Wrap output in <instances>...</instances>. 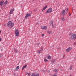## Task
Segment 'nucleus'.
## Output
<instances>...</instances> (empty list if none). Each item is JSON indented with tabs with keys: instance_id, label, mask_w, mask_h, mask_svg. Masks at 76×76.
Wrapping results in <instances>:
<instances>
[{
	"instance_id": "nucleus-45",
	"label": "nucleus",
	"mask_w": 76,
	"mask_h": 76,
	"mask_svg": "<svg viewBox=\"0 0 76 76\" xmlns=\"http://www.w3.org/2000/svg\"><path fill=\"white\" fill-rule=\"evenodd\" d=\"M42 71H43V70H42Z\"/></svg>"
},
{
	"instance_id": "nucleus-15",
	"label": "nucleus",
	"mask_w": 76,
	"mask_h": 76,
	"mask_svg": "<svg viewBox=\"0 0 76 76\" xmlns=\"http://www.w3.org/2000/svg\"><path fill=\"white\" fill-rule=\"evenodd\" d=\"M61 20L62 21H65L66 20V19H65L63 17L61 18Z\"/></svg>"
},
{
	"instance_id": "nucleus-44",
	"label": "nucleus",
	"mask_w": 76,
	"mask_h": 76,
	"mask_svg": "<svg viewBox=\"0 0 76 76\" xmlns=\"http://www.w3.org/2000/svg\"><path fill=\"white\" fill-rule=\"evenodd\" d=\"M33 1H34V0H32Z\"/></svg>"
},
{
	"instance_id": "nucleus-23",
	"label": "nucleus",
	"mask_w": 76,
	"mask_h": 76,
	"mask_svg": "<svg viewBox=\"0 0 76 76\" xmlns=\"http://www.w3.org/2000/svg\"><path fill=\"white\" fill-rule=\"evenodd\" d=\"M44 61L45 62H46V61H48V60H47V59L45 58V59H44Z\"/></svg>"
},
{
	"instance_id": "nucleus-4",
	"label": "nucleus",
	"mask_w": 76,
	"mask_h": 76,
	"mask_svg": "<svg viewBox=\"0 0 76 76\" xmlns=\"http://www.w3.org/2000/svg\"><path fill=\"white\" fill-rule=\"evenodd\" d=\"M71 38L72 39H76V35L75 34H73L72 35Z\"/></svg>"
},
{
	"instance_id": "nucleus-5",
	"label": "nucleus",
	"mask_w": 76,
	"mask_h": 76,
	"mask_svg": "<svg viewBox=\"0 0 76 76\" xmlns=\"http://www.w3.org/2000/svg\"><path fill=\"white\" fill-rule=\"evenodd\" d=\"M72 50V48L69 47L66 49V51L67 53H69V52L70 51V50Z\"/></svg>"
},
{
	"instance_id": "nucleus-14",
	"label": "nucleus",
	"mask_w": 76,
	"mask_h": 76,
	"mask_svg": "<svg viewBox=\"0 0 76 76\" xmlns=\"http://www.w3.org/2000/svg\"><path fill=\"white\" fill-rule=\"evenodd\" d=\"M42 51V48H41V49L40 50H38L37 52L38 53H41V52Z\"/></svg>"
},
{
	"instance_id": "nucleus-20",
	"label": "nucleus",
	"mask_w": 76,
	"mask_h": 76,
	"mask_svg": "<svg viewBox=\"0 0 76 76\" xmlns=\"http://www.w3.org/2000/svg\"><path fill=\"white\" fill-rule=\"evenodd\" d=\"M54 72H58V70L57 69H54L53 70Z\"/></svg>"
},
{
	"instance_id": "nucleus-3",
	"label": "nucleus",
	"mask_w": 76,
	"mask_h": 76,
	"mask_svg": "<svg viewBox=\"0 0 76 76\" xmlns=\"http://www.w3.org/2000/svg\"><path fill=\"white\" fill-rule=\"evenodd\" d=\"M15 32L16 37H18L19 36V30L18 29H16Z\"/></svg>"
},
{
	"instance_id": "nucleus-22",
	"label": "nucleus",
	"mask_w": 76,
	"mask_h": 76,
	"mask_svg": "<svg viewBox=\"0 0 76 76\" xmlns=\"http://www.w3.org/2000/svg\"><path fill=\"white\" fill-rule=\"evenodd\" d=\"M55 61H56V60H53L52 61V63H54V62H55Z\"/></svg>"
},
{
	"instance_id": "nucleus-30",
	"label": "nucleus",
	"mask_w": 76,
	"mask_h": 76,
	"mask_svg": "<svg viewBox=\"0 0 76 76\" xmlns=\"http://www.w3.org/2000/svg\"><path fill=\"white\" fill-rule=\"evenodd\" d=\"M65 11H68V9L66 8L65 9Z\"/></svg>"
},
{
	"instance_id": "nucleus-28",
	"label": "nucleus",
	"mask_w": 76,
	"mask_h": 76,
	"mask_svg": "<svg viewBox=\"0 0 76 76\" xmlns=\"http://www.w3.org/2000/svg\"><path fill=\"white\" fill-rule=\"evenodd\" d=\"M3 56V55L2 54H1L0 55V57H2Z\"/></svg>"
},
{
	"instance_id": "nucleus-38",
	"label": "nucleus",
	"mask_w": 76,
	"mask_h": 76,
	"mask_svg": "<svg viewBox=\"0 0 76 76\" xmlns=\"http://www.w3.org/2000/svg\"><path fill=\"white\" fill-rule=\"evenodd\" d=\"M25 74H26V75H28V73L27 72H26Z\"/></svg>"
},
{
	"instance_id": "nucleus-17",
	"label": "nucleus",
	"mask_w": 76,
	"mask_h": 76,
	"mask_svg": "<svg viewBox=\"0 0 76 76\" xmlns=\"http://www.w3.org/2000/svg\"><path fill=\"white\" fill-rule=\"evenodd\" d=\"M47 32L48 34H51V33L52 32L51 31H47Z\"/></svg>"
},
{
	"instance_id": "nucleus-26",
	"label": "nucleus",
	"mask_w": 76,
	"mask_h": 76,
	"mask_svg": "<svg viewBox=\"0 0 76 76\" xmlns=\"http://www.w3.org/2000/svg\"><path fill=\"white\" fill-rule=\"evenodd\" d=\"M7 1H6L4 3V4H7Z\"/></svg>"
},
{
	"instance_id": "nucleus-11",
	"label": "nucleus",
	"mask_w": 76,
	"mask_h": 76,
	"mask_svg": "<svg viewBox=\"0 0 76 76\" xmlns=\"http://www.w3.org/2000/svg\"><path fill=\"white\" fill-rule=\"evenodd\" d=\"M50 24L52 26V27L54 28V27L53 26V21H51L50 22Z\"/></svg>"
},
{
	"instance_id": "nucleus-24",
	"label": "nucleus",
	"mask_w": 76,
	"mask_h": 76,
	"mask_svg": "<svg viewBox=\"0 0 76 76\" xmlns=\"http://www.w3.org/2000/svg\"><path fill=\"white\" fill-rule=\"evenodd\" d=\"M69 69H70V70H72V65L70 66V67L69 68Z\"/></svg>"
},
{
	"instance_id": "nucleus-25",
	"label": "nucleus",
	"mask_w": 76,
	"mask_h": 76,
	"mask_svg": "<svg viewBox=\"0 0 76 76\" xmlns=\"http://www.w3.org/2000/svg\"><path fill=\"white\" fill-rule=\"evenodd\" d=\"M35 74L34 73L32 74L31 75V76H35Z\"/></svg>"
},
{
	"instance_id": "nucleus-29",
	"label": "nucleus",
	"mask_w": 76,
	"mask_h": 76,
	"mask_svg": "<svg viewBox=\"0 0 76 76\" xmlns=\"http://www.w3.org/2000/svg\"><path fill=\"white\" fill-rule=\"evenodd\" d=\"M60 49H61V48L60 47L58 48V50H60Z\"/></svg>"
},
{
	"instance_id": "nucleus-10",
	"label": "nucleus",
	"mask_w": 76,
	"mask_h": 76,
	"mask_svg": "<svg viewBox=\"0 0 76 76\" xmlns=\"http://www.w3.org/2000/svg\"><path fill=\"white\" fill-rule=\"evenodd\" d=\"M14 10H15V9H13L12 10H11L10 13V14H12V12H13V11H14Z\"/></svg>"
},
{
	"instance_id": "nucleus-35",
	"label": "nucleus",
	"mask_w": 76,
	"mask_h": 76,
	"mask_svg": "<svg viewBox=\"0 0 76 76\" xmlns=\"http://www.w3.org/2000/svg\"><path fill=\"white\" fill-rule=\"evenodd\" d=\"M47 72H48V73H50V71L48 70L47 71Z\"/></svg>"
},
{
	"instance_id": "nucleus-39",
	"label": "nucleus",
	"mask_w": 76,
	"mask_h": 76,
	"mask_svg": "<svg viewBox=\"0 0 76 76\" xmlns=\"http://www.w3.org/2000/svg\"><path fill=\"white\" fill-rule=\"evenodd\" d=\"M72 33H71L69 34V35H72Z\"/></svg>"
},
{
	"instance_id": "nucleus-40",
	"label": "nucleus",
	"mask_w": 76,
	"mask_h": 76,
	"mask_svg": "<svg viewBox=\"0 0 76 76\" xmlns=\"http://www.w3.org/2000/svg\"><path fill=\"white\" fill-rule=\"evenodd\" d=\"M65 56V55H64L63 56V58H64V56Z\"/></svg>"
},
{
	"instance_id": "nucleus-19",
	"label": "nucleus",
	"mask_w": 76,
	"mask_h": 76,
	"mask_svg": "<svg viewBox=\"0 0 76 76\" xmlns=\"http://www.w3.org/2000/svg\"><path fill=\"white\" fill-rule=\"evenodd\" d=\"M35 76H39V75L38 73H36L35 74Z\"/></svg>"
},
{
	"instance_id": "nucleus-33",
	"label": "nucleus",
	"mask_w": 76,
	"mask_h": 76,
	"mask_svg": "<svg viewBox=\"0 0 76 76\" xmlns=\"http://www.w3.org/2000/svg\"><path fill=\"white\" fill-rule=\"evenodd\" d=\"M69 16H71V14H70V12L69 13Z\"/></svg>"
},
{
	"instance_id": "nucleus-18",
	"label": "nucleus",
	"mask_w": 76,
	"mask_h": 76,
	"mask_svg": "<svg viewBox=\"0 0 76 76\" xmlns=\"http://www.w3.org/2000/svg\"><path fill=\"white\" fill-rule=\"evenodd\" d=\"M51 56H48V59L49 60H50V59H51Z\"/></svg>"
},
{
	"instance_id": "nucleus-43",
	"label": "nucleus",
	"mask_w": 76,
	"mask_h": 76,
	"mask_svg": "<svg viewBox=\"0 0 76 76\" xmlns=\"http://www.w3.org/2000/svg\"><path fill=\"white\" fill-rule=\"evenodd\" d=\"M42 1H43L44 0H42Z\"/></svg>"
},
{
	"instance_id": "nucleus-21",
	"label": "nucleus",
	"mask_w": 76,
	"mask_h": 76,
	"mask_svg": "<svg viewBox=\"0 0 76 76\" xmlns=\"http://www.w3.org/2000/svg\"><path fill=\"white\" fill-rule=\"evenodd\" d=\"M14 51L15 53H17L18 52V50L16 49H14Z\"/></svg>"
},
{
	"instance_id": "nucleus-1",
	"label": "nucleus",
	"mask_w": 76,
	"mask_h": 76,
	"mask_svg": "<svg viewBox=\"0 0 76 76\" xmlns=\"http://www.w3.org/2000/svg\"><path fill=\"white\" fill-rule=\"evenodd\" d=\"M14 24H15L14 23H12V22L10 21L8 22V23H7V25L8 26H9V27H10L11 28H12Z\"/></svg>"
},
{
	"instance_id": "nucleus-12",
	"label": "nucleus",
	"mask_w": 76,
	"mask_h": 76,
	"mask_svg": "<svg viewBox=\"0 0 76 76\" xmlns=\"http://www.w3.org/2000/svg\"><path fill=\"white\" fill-rule=\"evenodd\" d=\"M19 66H18L16 67V68L15 69V70H16V71H18V70H19Z\"/></svg>"
},
{
	"instance_id": "nucleus-7",
	"label": "nucleus",
	"mask_w": 76,
	"mask_h": 76,
	"mask_svg": "<svg viewBox=\"0 0 76 76\" xmlns=\"http://www.w3.org/2000/svg\"><path fill=\"white\" fill-rule=\"evenodd\" d=\"M41 28L42 29H47V27L45 26H42L41 27Z\"/></svg>"
},
{
	"instance_id": "nucleus-37",
	"label": "nucleus",
	"mask_w": 76,
	"mask_h": 76,
	"mask_svg": "<svg viewBox=\"0 0 76 76\" xmlns=\"http://www.w3.org/2000/svg\"><path fill=\"white\" fill-rule=\"evenodd\" d=\"M1 41V38L0 37V41Z\"/></svg>"
},
{
	"instance_id": "nucleus-8",
	"label": "nucleus",
	"mask_w": 76,
	"mask_h": 76,
	"mask_svg": "<svg viewBox=\"0 0 76 76\" xmlns=\"http://www.w3.org/2000/svg\"><path fill=\"white\" fill-rule=\"evenodd\" d=\"M66 14V11H65V10H64L61 13V15H64L65 14Z\"/></svg>"
},
{
	"instance_id": "nucleus-36",
	"label": "nucleus",
	"mask_w": 76,
	"mask_h": 76,
	"mask_svg": "<svg viewBox=\"0 0 76 76\" xmlns=\"http://www.w3.org/2000/svg\"><path fill=\"white\" fill-rule=\"evenodd\" d=\"M4 26H6V24H4Z\"/></svg>"
},
{
	"instance_id": "nucleus-32",
	"label": "nucleus",
	"mask_w": 76,
	"mask_h": 76,
	"mask_svg": "<svg viewBox=\"0 0 76 76\" xmlns=\"http://www.w3.org/2000/svg\"><path fill=\"white\" fill-rule=\"evenodd\" d=\"M28 76H31V74L30 73L28 74Z\"/></svg>"
},
{
	"instance_id": "nucleus-27",
	"label": "nucleus",
	"mask_w": 76,
	"mask_h": 76,
	"mask_svg": "<svg viewBox=\"0 0 76 76\" xmlns=\"http://www.w3.org/2000/svg\"><path fill=\"white\" fill-rule=\"evenodd\" d=\"M74 45H76V41L74 43Z\"/></svg>"
},
{
	"instance_id": "nucleus-41",
	"label": "nucleus",
	"mask_w": 76,
	"mask_h": 76,
	"mask_svg": "<svg viewBox=\"0 0 76 76\" xmlns=\"http://www.w3.org/2000/svg\"><path fill=\"white\" fill-rule=\"evenodd\" d=\"M38 23H36V24H38Z\"/></svg>"
},
{
	"instance_id": "nucleus-16",
	"label": "nucleus",
	"mask_w": 76,
	"mask_h": 76,
	"mask_svg": "<svg viewBox=\"0 0 76 76\" xmlns=\"http://www.w3.org/2000/svg\"><path fill=\"white\" fill-rule=\"evenodd\" d=\"M26 66H27V65H25V66H24L22 68V70H23V69H24L25 68H26Z\"/></svg>"
},
{
	"instance_id": "nucleus-42",
	"label": "nucleus",
	"mask_w": 76,
	"mask_h": 76,
	"mask_svg": "<svg viewBox=\"0 0 76 76\" xmlns=\"http://www.w3.org/2000/svg\"><path fill=\"white\" fill-rule=\"evenodd\" d=\"M70 76H72V75H70Z\"/></svg>"
},
{
	"instance_id": "nucleus-6",
	"label": "nucleus",
	"mask_w": 76,
	"mask_h": 76,
	"mask_svg": "<svg viewBox=\"0 0 76 76\" xmlns=\"http://www.w3.org/2000/svg\"><path fill=\"white\" fill-rule=\"evenodd\" d=\"M31 16V15L30 14H27L25 16V18H27L28 16Z\"/></svg>"
},
{
	"instance_id": "nucleus-2",
	"label": "nucleus",
	"mask_w": 76,
	"mask_h": 76,
	"mask_svg": "<svg viewBox=\"0 0 76 76\" xmlns=\"http://www.w3.org/2000/svg\"><path fill=\"white\" fill-rule=\"evenodd\" d=\"M53 11V9L50 7L48 10L46 11V13H51Z\"/></svg>"
},
{
	"instance_id": "nucleus-34",
	"label": "nucleus",
	"mask_w": 76,
	"mask_h": 76,
	"mask_svg": "<svg viewBox=\"0 0 76 76\" xmlns=\"http://www.w3.org/2000/svg\"><path fill=\"white\" fill-rule=\"evenodd\" d=\"M42 37H44V34H42Z\"/></svg>"
},
{
	"instance_id": "nucleus-9",
	"label": "nucleus",
	"mask_w": 76,
	"mask_h": 76,
	"mask_svg": "<svg viewBox=\"0 0 76 76\" xmlns=\"http://www.w3.org/2000/svg\"><path fill=\"white\" fill-rule=\"evenodd\" d=\"M4 3V1H1L0 2V6H2V5H3V4Z\"/></svg>"
},
{
	"instance_id": "nucleus-13",
	"label": "nucleus",
	"mask_w": 76,
	"mask_h": 76,
	"mask_svg": "<svg viewBox=\"0 0 76 76\" xmlns=\"http://www.w3.org/2000/svg\"><path fill=\"white\" fill-rule=\"evenodd\" d=\"M47 5L45 6V7H43V9L42 10V11L44 10H45V9H46V8H47Z\"/></svg>"
},
{
	"instance_id": "nucleus-31",
	"label": "nucleus",
	"mask_w": 76,
	"mask_h": 76,
	"mask_svg": "<svg viewBox=\"0 0 76 76\" xmlns=\"http://www.w3.org/2000/svg\"><path fill=\"white\" fill-rule=\"evenodd\" d=\"M53 76H57V74H55L53 75Z\"/></svg>"
}]
</instances>
